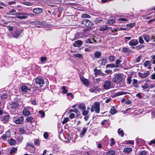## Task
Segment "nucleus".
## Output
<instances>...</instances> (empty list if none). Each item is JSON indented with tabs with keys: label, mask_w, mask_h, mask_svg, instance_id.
Instances as JSON below:
<instances>
[{
	"label": "nucleus",
	"mask_w": 155,
	"mask_h": 155,
	"mask_svg": "<svg viewBox=\"0 0 155 155\" xmlns=\"http://www.w3.org/2000/svg\"><path fill=\"white\" fill-rule=\"evenodd\" d=\"M127 92H124L123 91H120L116 93L114 95V97L118 96L120 95L125 94H127Z\"/></svg>",
	"instance_id": "f3484780"
},
{
	"label": "nucleus",
	"mask_w": 155,
	"mask_h": 155,
	"mask_svg": "<svg viewBox=\"0 0 155 155\" xmlns=\"http://www.w3.org/2000/svg\"><path fill=\"white\" fill-rule=\"evenodd\" d=\"M115 23V21L113 19H110L108 21L107 23L108 24H110V25H112L113 24V23Z\"/></svg>",
	"instance_id": "a18cd8bd"
},
{
	"label": "nucleus",
	"mask_w": 155,
	"mask_h": 155,
	"mask_svg": "<svg viewBox=\"0 0 155 155\" xmlns=\"http://www.w3.org/2000/svg\"><path fill=\"white\" fill-rule=\"evenodd\" d=\"M101 81L100 78H98L94 79V83H98Z\"/></svg>",
	"instance_id": "e2e57ef3"
},
{
	"label": "nucleus",
	"mask_w": 155,
	"mask_h": 155,
	"mask_svg": "<svg viewBox=\"0 0 155 155\" xmlns=\"http://www.w3.org/2000/svg\"><path fill=\"white\" fill-rule=\"evenodd\" d=\"M118 20V21H128V19L126 18H119Z\"/></svg>",
	"instance_id": "864d4df0"
},
{
	"label": "nucleus",
	"mask_w": 155,
	"mask_h": 155,
	"mask_svg": "<svg viewBox=\"0 0 155 155\" xmlns=\"http://www.w3.org/2000/svg\"><path fill=\"white\" fill-rule=\"evenodd\" d=\"M44 138L45 139H47L49 135L48 134L47 132H45L43 135Z\"/></svg>",
	"instance_id": "13d9d810"
},
{
	"label": "nucleus",
	"mask_w": 155,
	"mask_h": 155,
	"mask_svg": "<svg viewBox=\"0 0 155 155\" xmlns=\"http://www.w3.org/2000/svg\"><path fill=\"white\" fill-rule=\"evenodd\" d=\"M143 47V46L142 45H140L137 46L136 48V49L137 50H139L142 48Z\"/></svg>",
	"instance_id": "052dcab7"
},
{
	"label": "nucleus",
	"mask_w": 155,
	"mask_h": 155,
	"mask_svg": "<svg viewBox=\"0 0 155 155\" xmlns=\"http://www.w3.org/2000/svg\"><path fill=\"white\" fill-rule=\"evenodd\" d=\"M110 113L112 114H115L117 113L114 107H112L110 110Z\"/></svg>",
	"instance_id": "473e14b6"
},
{
	"label": "nucleus",
	"mask_w": 155,
	"mask_h": 155,
	"mask_svg": "<svg viewBox=\"0 0 155 155\" xmlns=\"http://www.w3.org/2000/svg\"><path fill=\"white\" fill-rule=\"evenodd\" d=\"M100 104L99 102H95L94 103V106L92 107L91 109V111L93 112L94 111L97 113H98L100 112Z\"/></svg>",
	"instance_id": "f03ea898"
},
{
	"label": "nucleus",
	"mask_w": 155,
	"mask_h": 155,
	"mask_svg": "<svg viewBox=\"0 0 155 155\" xmlns=\"http://www.w3.org/2000/svg\"><path fill=\"white\" fill-rule=\"evenodd\" d=\"M117 133L118 134L123 137L124 136V131L122 130H121L120 128H119L118 130Z\"/></svg>",
	"instance_id": "5701e85b"
},
{
	"label": "nucleus",
	"mask_w": 155,
	"mask_h": 155,
	"mask_svg": "<svg viewBox=\"0 0 155 155\" xmlns=\"http://www.w3.org/2000/svg\"><path fill=\"white\" fill-rule=\"evenodd\" d=\"M9 91H7L5 93L1 96V97L3 99H5L7 98L8 96H9Z\"/></svg>",
	"instance_id": "2eb2a0df"
},
{
	"label": "nucleus",
	"mask_w": 155,
	"mask_h": 155,
	"mask_svg": "<svg viewBox=\"0 0 155 155\" xmlns=\"http://www.w3.org/2000/svg\"><path fill=\"white\" fill-rule=\"evenodd\" d=\"M5 135H6V136L8 137V138L10 136V135H11V134H10V132H9V131L8 130V131H6V132H5V134H4Z\"/></svg>",
	"instance_id": "6e6d98bb"
},
{
	"label": "nucleus",
	"mask_w": 155,
	"mask_h": 155,
	"mask_svg": "<svg viewBox=\"0 0 155 155\" xmlns=\"http://www.w3.org/2000/svg\"><path fill=\"white\" fill-rule=\"evenodd\" d=\"M22 31L21 29H17L15 31L14 33L13 34V37L15 38H17L20 36Z\"/></svg>",
	"instance_id": "6e6552de"
},
{
	"label": "nucleus",
	"mask_w": 155,
	"mask_h": 155,
	"mask_svg": "<svg viewBox=\"0 0 155 155\" xmlns=\"http://www.w3.org/2000/svg\"><path fill=\"white\" fill-rule=\"evenodd\" d=\"M150 74V73L148 71H147L146 72L144 73H141L139 72L138 73V75L141 78H144L147 77Z\"/></svg>",
	"instance_id": "f8f14e48"
},
{
	"label": "nucleus",
	"mask_w": 155,
	"mask_h": 155,
	"mask_svg": "<svg viewBox=\"0 0 155 155\" xmlns=\"http://www.w3.org/2000/svg\"><path fill=\"white\" fill-rule=\"evenodd\" d=\"M122 62V61L120 59H117L115 62V67H119L120 66V64Z\"/></svg>",
	"instance_id": "c85d7f7f"
},
{
	"label": "nucleus",
	"mask_w": 155,
	"mask_h": 155,
	"mask_svg": "<svg viewBox=\"0 0 155 155\" xmlns=\"http://www.w3.org/2000/svg\"><path fill=\"white\" fill-rule=\"evenodd\" d=\"M136 143L140 145H143L145 143V141L141 139L137 138L136 140Z\"/></svg>",
	"instance_id": "4468645a"
},
{
	"label": "nucleus",
	"mask_w": 155,
	"mask_h": 155,
	"mask_svg": "<svg viewBox=\"0 0 155 155\" xmlns=\"http://www.w3.org/2000/svg\"><path fill=\"white\" fill-rule=\"evenodd\" d=\"M35 82L37 84H38L41 87L43 86L44 84V80L41 78H37L35 80Z\"/></svg>",
	"instance_id": "0eeeda50"
},
{
	"label": "nucleus",
	"mask_w": 155,
	"mask_h": 155,
	"mask_svg": "<svg viewBox=\"0 0 155 155\" xmlns=\"http://www.w3.org/2000/svg\"><path fill=\"white\" fill-rule=\"evenodd\" d=\"M96 88L95 87H93L91 88L89 90V91L93 93L96 92Z\"/></svg>",
	"instance_id": "de8ad7c7"
},
{
	"label": "nucleus",
	"mask_w": 155,
	"mask_h": 155,
	"mask_svg": "<svg viewBox=\"0 0 155 155\" xmlns=\"http://www.w3.org/2000/svg\"><path fill=\"white\" fill-rule=\"evenodd\" d=\"M88 113L89 112L88 111L84 110L83 111L82 114L84 116H87Z\"/></svg>",
	"instance_id": "8fccbe9b"
},
{
	"label": "nucleus",
	"mask_w": 155,
	"mask_h": 155,
	"mask_svg": "<svg viewBox=\"0 0 155 155\" xmlns=\"http://www.w3.org/2000/svg\"><path fill=\"white\" fill-rule=\"evenodd\" d=\"M115 58V57L114 56L111 55L109 57V60L110 62L114 61Z\"/></svg>",
	"instance_id": "c9c22d12"
},
{
	"label": "nucleus",
	"mask_w": 155,
	"mask_h": 155,
	"mask_svg": "<svg viewBox=\"0 0 155 155\" xmlns=\"http://www.w3.org/2000/svg\"><path fill=\"white\" fill-rule=\"evenodd\" d=\"M33 118L31 117H28L26 119V121L27 123H32L33 122Z\"/></svg>",
	"instance_id": "412c9836"
},
{
	"label": "nucleus",
	"mask_w": 155,
	"mask_h": 155,
	"mask_svg": "<svg viewBox=\"0 0 155 155\" xmlns=\"http://www.w3.org/2000/svg\"><path fill=\"white\" fill-rule=\"evenodd\" d=\"M13 121L17 124H22L24 121V117L23 116H16L13 118Z\"/></svg>",
	"instance_id": "7ed1b4c3"
},
{
	"label": "nucleus",
	"mask_w": 155,
	"mask_h": 155,
	"mask_svg": "<svg viewBox=\"0 0 155 155\" xmlns=\"http://www.w3.org/2000/svg\"><path fill=\"white\" fill-rule=\"evenodd\" d=\"M127 144H133L134 143V142L133 140H129L126 141Z\"/></svg>",
	"instance_id": "bf43d9fd"
},
{
	"label": "nucleus",
	"mask_w": 155,
	"mask_h": 155,
	"mask_svg": "<svg viewBox=\"0 0 155 155\" xmlns=\"http://www.w3.org/2000/svg\"><path fill=\"white\" fill-rule=\"evenodd\" d=\"M82 23L87 27H88L89 28H91V26L93 25V23L91 22L89 20L87 19L83 20L82 22Z\"/></svg>",
	"instance_id": "20e7f679"
},
{
	"label": "nucleus",
	"mask_w": 155,
	"mask_h": 155,
	"mask_svg": "<svg viewBox=\"0 0 155 155\" xmlns=\"http://www.w3.org/2000/svg\"><path fill=\"white\" fill-rule=\"evenodd\" d=\"M99 61L101 62V64L102 65H105L107 63V60L106 59H103Z\"/></svg>",
	"instance_id": "a19ab883"
},
{
	"label": "nucleus",
	"mask_w": 155,
	"mask_h": 155,
	"mask_svg": "<svg viewBox=\"0 0 155 155\" xmlns=\"http://www.w3.org/2000/svg\"><path fill=\"white\" fill-rule=\"evenodd\" d=\"M62 92L64 94H65L67 92V91L66 89V87L65 86H63L62 87Z\"/></svg>",
	"instance_id": "09e8293b"
},
{
	"label": "nucleus",
	"mask_w": 155,
	"mask_h": 155,
	"mask_svg": "<svg viewBox=\"0 0 155 155\" xmlns=\"http://www.w3.org/2000/svg\"><path fill=\"white\" fill-rule=\"evenodd\" d=\"M16 12V10L14 9H12L10 10L9 13L8 14L9 15H15L14 13Z\"/></svg>",
	"instance_id": "58836bf2"
},
{
	"label": "nucleus",
	"mask_w": 155,
	"mask_h": 155,
	"mask_svg": "<svg viewBox=\"0 0 155 155\" xmlns=\"http://www.w3.org/2000/svg\"><path fill=\"white\" fill-rule=\"evenodd\" d=\"M87 130V128H86L85 127H84L83 128L81 134H80V135L81 137H82L84 134H85V133L86 132Z\"/></svg>",
	"instance_id": "393cba45"
},
{
	"label": "nucleus",
	"mask_w": 155,
	"mask_h": 155,
	"mask_svg": "<svg viewBox=\"0 0 155 155\" xmlns=\"http://www.w3.org/2000/svg\"><path fill=\"white\" fill-rule=\"evenodd\" d=\"M75 116V114L74 113H71L69 115V117L71 119H72L74 118Z\"/></svg>",
	"instance_id": "69168bd1"
},
{
	"label": "nucleus",
	"mask_w": 155,
	"mask_h": 155,
	"mask_svg": "<svg viewBox=\"0 0 155 155\" xmlns=\"http://www.w3.org/2000/svg\"><path fill=\"white\" fill-rule=\"evenodd\" d=\"M142 87L143 90H144L148 88V85L147 83H145L144 85L142 86Z\"/></svg>",
	"instance_id": "5fc2aeb1"
},
{
	"label": "nucleus",
	"mask_w": 155,
	"mask_h": 155,
	"mask_svg": "<svg viewBox=\"0 0 155 155\" xmlns=\"http://www.w3.org/2000/svg\"><path fill=\"white\" fill-rule=\"evenodd\" d=\"M94 71L95 72V74L96 75H99L101 74V71L96 68L94 69Z\"/></svg>",
	"instance_id": "4c0bfd02"
},
{
	"label": "nucleus",
	"mask_w": 155,
	"mask_h": 155,
	"mask_svg": "<svg viewBox=\"0 0 155 155\" xmlns=\"http://www.w3.org/2000/svg\"><path fill=\"white\" fill-rule=\"evenodd\" d=\"M146 154V153L145 151H143L139 153V155H145Z\"/></svg>",
	"instance_id": "774afa93"
},
{
	"label": "nucleus",
	"mask_w": 155,
	"mask_h": 155,
	"mask_svg": "<svg viewBox=\"0 0 155 155\" xmlns=\"http://www.w3.org/2000/svg\"><path fill=\"white\" fill-rule=\"evenodd\" d=\"M9 117H10L8 115H3L1 117V120L4 121V123H5L9 121Z\"/></svg>",
	"instance_id": "1a4fd4ad"
},
{
	"label": "nucleus",
	"mask_w": 155,
	"mask_h": 155,
	"mask_svg": "<svg viewBox=\"0 0 155 155\" xmlns=\"http://www.w3.org/2000/svg\"><path fill=\"white\" fill-rule=\"evenodd\" d=\"M115 152L114 150H109L106 153L107 155H114Z\"/></svg>",
	"instance_id": "c756f323"
},
{
	"label": "nucleus",
	"mask_w": 155,
	"mask_h": 155,
	"mask_svg": "<svg viewBox=\"0 0 155 155\" xmlns=\"http://www.w3.org/2000/svg\"><path fill=\"white\" fill-rule=\"evenodd\" d=\"M81 81L85 85L87 86L89 84V82L87 79L83 78H81Z\"/></svg>",
	"instance_id": "dca6fc26"
},
{
	"label": "nucleus",
	"mask_w": 155,
	"mask_h": 155,
	"mask_svg": "<svg viewBox=\"0 0 155 155\" xmlns=\"http://www.w3.org/2000/svg\"><path fill=\"white\" fill-rule=\"evenodd\" d=\"M106 67L107 68H113L115 67V65L114 64H107Z\"/></svg>",
	"instance_id": "49530a36"
},
{
	"label": "nucleus",
	"mask_w": 155,
	"mask_h": 155,
	"mask_svg": "<svg viewBox=\"0 0 155 155\" xmlns=\"http://www.w3.org/2000/svg\"><path fill=\"white\" fill-rule=\"evenodd\" d=\"M17 149L16 148L14 147L11 150L10 153H15L16 152V151L17 150Z\"/></svg>",
	"instance_id": "4d7b16f0"
},
{
	"label": "nucleus",
	"mask_w": 155,
	"mask_h": 155,
	"mask_svg": "<svg viewBox=\"0 0 155 155\" xmlns=\"http://www.w3.org/2000/svg\"><path fill=\"white\" fill-rule=\"evenodd\" d=\"M33 12L36 14H39L42 12V9L39 8H36L34 9Z\"/></svg>",
	"instance_id": "a211bd4d"
},
{
	"label": "nucleus",
	"mask_w": 155,
	"mask_h": 155,
	"mask_svg": "<svg viewBox=\"0 0 155 155\" xmlns=\"http://www.w3.org/2000/svg\"><path fill=\"white\" fill-rule=\"evenodd\" d=\"M73 57L74 58H77L81 59L83 58L82 54L80 53L74 54H73Z\"/></svg>",
	"instance_id": "6ab92c4d"
},
{
	"label": "nucleus",
	"mask_w": 155,
	"mask_h": 155,
	"mask_svg": "<svg viewBox=\"0 0 155 155\" xmlns=\"http://www.w3.org/2000/svg\"><path fill=\"white\" fill-rule=\"evenodd\" d=\"M137 80L135 79H134L133 80V81L132 83V84L133 85H134L137 84Z\"/></svg>",
	"instance_id": "0e129e2a"
},
{
	"label": "nucleus",
	"mask_w": 155,
	"mask_h": 155,
	"mask_svg": "<svg viewBox=\"0 0 155 155\" xmlns=\"http://www.w3.org/2000/svg\"><path fill=\"white\" fill-rule=\"evenodd\" d=\"M33 109L30 107H25L22 111V114L25 116H28L31 114V113L32 112Z\"/></svg>",
	"instance_id": "f257e3e1"
},
{
	"label": "nucleus",
	"mask_w": 155,
	"mask_h": 155,
	"mask_svg": "<svg viewBox=\"0 0 155 155\" xmlns=\"http://www.w3.org/2000/svg\"><path fill=\"white\" fill-rule=\"evenodd\" d=\"M101 53L99 51L96 52L94 54V56L96 58H99L101 55Z\"/></svg>",
	"instance_id": "2f4dec72"
},
{
	"label": "nucleus",
	"mask_w": 155,
	"mask_h": 155,
	"mask_svg": "<svg viewBox=\"0 0 155 155\" xmlns=\"http://www.w3.org/2000/svg\"><path fill=\"white\" fill-rule=\"evenodd\" d=\"M39 141L38 140H35V144L37 146H38L39 145Z\"/></svg>",
	"instance_id": "338daca9"
},
{
	"label": "nucleus",
	"mask_w": 155,
	"mask_h": 155,
	"mask_svg": "<svg viewBox=\"0 0 155 155\" xmlns=\"http://www.w3.org/2000/svg\"><path fill=\"white\" fill-rule=\"evenodd\" d=\"M74 112L77 114L78 115L79 114L80 112L79 110L76 108L74 109Z\"/></svg>",
	"instance_id": "680f3d73"
},
{
	"label": "nucleus",
	"mask_w": 155,
	"mask_h": 155,
	"mask_svg": "<svg viewBox=\"0 0 155 155\" xmlns=\"http://www.w3.org/2000/svg\"><path fill=\"white\" fill-rule=\"evenodd\" d=\"M135 26V24L134 23L127 24V26L130 28H132Z\"/></svg>",
	"instance_id": "37998d69"
},
{
	"label": "nucleus",
	"mask_w": 155,
	"mask_h": 155,
	"mask_svg": "<svg viewBox=\"0 0 155 155\" xmlns=\"http://www.w3.org/2000/svg\"><path fill=\"white\" fill-rule=\"evenodd\" d=\"M143 36L144 39L147 42H148L150 40V38L149 36L147 35H143Z\"/></svg>",
	"instance_id": "7c9ffc66"
},
{
	"label": "nucleus",
	"mask_w": 155,
	"mask_h": 155,
	"mask_svg": "<svg viewBox=\"0 0 155 155\" xmlns=\"http://www.w3.org/2000/svg\"><path fill=\"white\" fill-rule=\"evenodd\" d=\"M132 150V149L130 147H126L124 149L123 151L124 153H129Z\"/></svg>",
	"instance_id": "aec40b11"
},
{
	"label": "nucleus",
	"mask_w": 155,
	"mask_h": 155,
	"mask_svg": "<svg viewBox=\"0 0 155 155\" xmlns=\"http://www.w3.org/2000/svg\"><path fill=\"white\" fill-rule=\"evenodd\" d=\"M78 107L80 109L83 110L86 109V107L84 104H80L79 105Z\"/></svg>",
	"instance_id": "a878e982"
},
{
	"label": "nucleus",
	"mask_w": 155,
	"mask_h": 155,
	"mask_svg": "<svg viewBox=\"0 0 155 155\" xmlns=\"http://www.w3.org/2000/svg\"><path fill=\"white\" fill-rule=\"evenodd\" d=\"M69 120V118L68 117H64V119L62 121V123L63 124H64L68 122Z\"/></svg>",
	"instance_id": "79ce46f5"
},
{
	"label": "nucleus",
	"mask_w": 155,
	"mask_h": 155,
	"mask_svg": "<svg viewBox=\"0 0 155 155\" xmlns=\"http://www.w3.org/2000/svg\"><path fill=\"white\" fill-rule=\"evenodd\" d=\"M9 144L11 145H14L16 144V141L13 139H11L9 141Z\"/></svg>",
	"instance_id": "cd10ccee"
},
{
	"label": "nucleus",
	"mask_w": 155,
	"mask_h": 155,
	"mask_svg": "<svg viewBox=\"0 0 155 155\" xmlns=\"http://www.w3.org/2000/svg\"><path fill=\"white\" fill-rule=\"evenodd\" d=\"M82 44V41L80 40L75 41V43L73 45V46L75 47H80Z\"/></svg>",
	"instance_id": "ddd939ff"
},
{
	"label": "nucleus",
	"mask_w": 155,
	"mask_h": 155,
	"mask_svg": "<svg viewBox=\"0 0 155 155\" xmlns=\"http://www.w3.org/2000/svg\"><path fill=\"white\" fill-rule=\"evenodd\" d=\"M108 27L107 25H104L101 26L100 28V30L101 31H105L108 28Z\"/></svg>",
	"instance_id": "b1692460"
},
{
	"label": "nucleus",
	"mask_w": 155,
	"mask_h": 155,
	"mask_svg": "<svg viewBox=\"0 0 155 155\" xmlns=\"http://www.w3.org/2000/svg\"><path fill=\"white\" fill-rule=\"evenodd\" d=\"M19 107V104L17 102H12L10 106V107L12 109H15Z\"/></svg>",
	"instance_id": "9d476101"
},
{
	"label": "nucleus",
	"mask_w": 155,
	"mask_h": 155,
	"mask_svg": "<svg viewBox=\"0 0 155 155\" xmlns=\"http://www.w3.org/2000/svg\"><path fill=\"white\" fill-rule=\"evenodd\" d=\"M151 62L150 61H145L144 64L143 66L145 67H147V66L150 64Z\"/></svg>",
	"instance_id": "72a5a7b5"
},
{
	"label": "nucleus",
	"mask_w": 155,
	"mask_h": 155,
	"mask_svg": "<svg viewBox=\"0 0 155 155\" xmlns=\"http://www.w3.org/2000/svg\"><path fill=\"white\" fill-rule=\"evenodd\" d=\"M92 41H94L95 42H96V41L94 40V39L93 38L92 39H88L86 40V43H93Z\"/></svg>",
	"instance_id": "ea45409f"
},
{
	"label": "nucleus",
	"mask_w": 155,
	"mask_h": 155,
	"mask_svg": "<svg viewBox=\"0 0 155 155\" xmlns=\"http://www.w3.org/2000/svg\"><path fill=\"white\" fill-rule=\"evenodd\" d=\"M138 44V41L137 39H132L129 42V45L130 46H136Z\"/></svg>",
	"instance_id": "9b49d317"
},
{
	"label": "nucleus",
	"mask_w": 155,
	"mask_h": 155,
	"mask_svg": "<svg viewBox=\"0 0 155 155\" xmlns=\"http://www.w3.org/2000/svg\"><path fill=\"white\" fill-rule=\"evenodd\" d=\"M16 18L20 19H25L28 18V17L25 15L20 16L17 13Z\"/></svg>",
	"instance_id": "bb28decb"
},
{
	"label": "nucleus",
	"mask_w": 155,
	"mask_h": 155,
	"mask_svg": "<svg viewBox=\"0 0 155 155\" xmlns=\"http://www.w3.org/2000/svg\"><path fill=\"white\" fill-rule=\"evenodd\" d=\"M111 86V82L108 81H106L103 85V88L105 90H108L110 89Z\"/></svg>",
	"instance_id": "423d86ee"
},
{
	"label": "nucleus",
	"mask_w": 155,
	"mask_h": 155,
	"mask_svg": "<svg viewBox=\"0 0 155 155\" xmlns=\"http://www.w3.org/2000/svg\"><path fill=\"white\" fill-rule=\"evenodd\" d=\"M39 113L41 115V117L42 118V117H44L45 115V112H44V111H43L42 110H41L39 111Z\"/></svg>",
	"instance_id": "3c124183"
},
{
	"label": "nucleus",
	"mask_w": 155,
	"mask_h": 155,
	"mask_svg": "<svg viewBox=\"0 0 155 155\" xmlns=\"http://www.w3.org/2000/svg\"><path fill=\"white\" fill-rule=\"evenodd\" d=\"M139 42L140 44H142L144 43V41L143 38L141 36H140L139 37Z\"/></svg>",
	"instance_id": "c03bdc74"
},
{
	"label": "nucleus",
	"mask_w": 155,
	"mask_h": 155,
	"mask_svg": "<svg viewBox=\"0 0 155 155\" xmlns=\"http://www.w3.org/2000/svg\"><path fill=\"white\" fill-rule=\"evenodd\" d=\"M33 23L36 25H42L44 24L42 22L37 21H35L33 22Z\"/></svg>",
	"instance_id": "f704fd0d"
},
{
	"label": "nucleus",
	"mask_w": 155,
	"mask_h": 155,
	"mask_svg": "<svg viewBox=\"0 0 155 155\" xmlns=\"http://www.w3.org/2000/svg\"><path fill=\"white\" fill-rule=\"evenodd\" d=\"M123 77L120 74L116 75L113 78L114 81L117 83H120L122 80Z\"/></svg>",
	"instance_id": "39448f33"
},
{
	"label": "nucleus",
	"mask_w": 155,
	"mask_h": 155,
	"mask_svg": "<svg viewBox=\"0 0 155 155\" xmlns=\"http://www.w3.org/2000/svg\"><path fill=\"white\" fill-rule=\"evenodd\" d=\"M81 17L83 18H90L91 16L87 14H84L82 15Z\"/></svg>",
	"instance_id": "e433bc0d"
},
{
	"label": "nucleus",
	"mask_w": 155,
	"mask_h": 155,
	"mask_svg": "<svg viewBox=\"0 0 155 155\" xmlns=\"http://www.w3.org/2000/svg\"><path fill=\"white\" fill-rule=\"evenodd\" d=\"M21 91L24 92H27L28 90L30 91V89L28 88L25 85H23L21 87Z\"/></svg>",
	"instance_id": "4be33fe9"
},
{
	"label": "nucleus",
	"mask_w": 155,
	"mask_h": 155,
	"mask_svg": "<svg viewBox=\"0 0 155 155\" xmlns=\"http://www.w3.org/2000/svg\"><path fill=\"white\" fill-rule=\"evenodd\" d=\"M115 142L114 141V140L113 138H112L110 140V145L111 146H112L113 145H114V144H115Z\"/></svg>",
	"instance_id": "603ef678"
}]
</instances>
